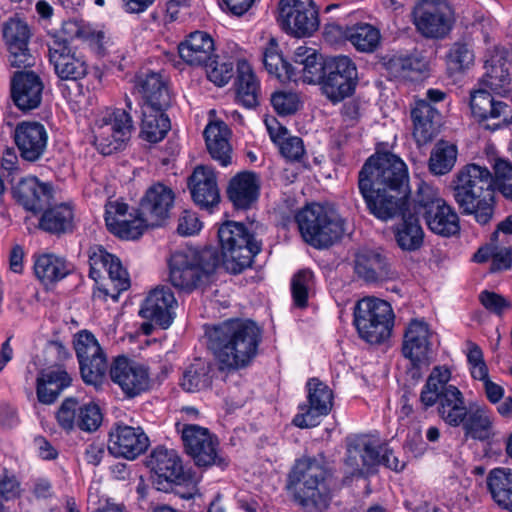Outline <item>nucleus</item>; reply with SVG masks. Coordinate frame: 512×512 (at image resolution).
<instances>
[{
    "mask_svg": "<svg viewBox=\"0 0 512 512\" xmlns=\"http://www.w3.org/2000/svg\"><path fill=\"white\" fill-rule=\"evenodd\" d=\"M408 169L404 161L389 152L368 158L359 172V190L370 212L381 220L394 217L407 199Z\"/></svg>",
    "mask_w": 512,
    "mask_h": 512,
    "instance_id": "f257e3e1",
    "label": "nucleus"
},
{
    "mask_svg": "<svg viewBox=\"0 0 512 512\" xmlns=\"http://www.w3.org/2000/svg\"><path fill=\"white\" fill-rule=\"evenodd\" d=\"M208 338L220 370L235 371L247 367L256 356L261 330L253 321L232 319L215 326Z\"/></svg>",
    "mask_w": 512,
    "mask_h": 512,
    "instance_id": "f03ea898",
    "label": "nucleus"
},
{
    "mask_svg": "<svg viewBox=\"0 0 512 512\" xmlns=\"http://www.w3.org/2000/svg\"><path fill=\"white\" fill-rule=\"evenodd\" d=\"M450 370L436 366L431 371L420 393V402L425 408L438 403L439 417L449 426L459 427L467 417L469 406L464 395L454 385H448Z\"/></svg>",
    "mask_w": 512,
    "mask_h": 512,
    "instance_id": "7ed1b4c3",
    "label": "nucleus"
},
{
    "mask_svg": "<svg viewBox=\"0 0 512 512\" xmlns=\"http://www.w3.org/2000/svg\"><path fill=\"white\" fill-rule=\"evenodd\" d=\"M302 238L315 248H326L344 233V220L331 208L313 203L295 215Z\"/></svg>",
    "mask_w": 512,
    "mask_h": 512,
    "instance_id": "20e7f679",
    "label": "nucleus"
},
{
    "mask_svg": "<svg viewBox=\"0 0 512 512\" xmlns=\"http://www.w3.org/2000/svg\"><path fill=\"white\" fill-rule=\"evenodd\" d=\"M290 477L298 486L296 497L304 508L323 511L329 506L331 491L328 473L318 460H298Z\"/></svg>",
    "mask_w": 512,
    "mask_h": 512,
    "instance_id": "39448f33",
    "label": "nucleus"
},
{
    "mask_svg": "<svg viewBox=\"0 0 512 512\" xmlns=\"http://www.w3.org/2000/svg\"><path fill=\"white\" fill-rule=\"evenodd\" d=\"M219 258L214 249H186L175 252L170 259V281L180 290L191 291L214 272Z\"/></svg>",
    "mask_w": 512,
    "mask_h": 512,
    "instance_id": "423d86ee",
    "label": "nucleus"
},
{
    "mask_svg": "<svg viewBox=\"0 0 512 512\" xmlns=\"http://www.w3.org/2000/svg\"><path fill=\"white\" fill-rule=\"evenodd\" d=\"M223 265L227 271L237 274L249 267L252 259L261 251V243L253 238L239 222L227 221L218 230Z\"/></svg>",
    "mask_w": 512,
    "mask_h": 512,
    "instance_id": "0eeeda50",
    "label": "nucleus"
},
{
    "mask_svg": "<svg viewBox=\"0 0 512 512\" xmlns=\"http://www.w3.org/2000/svg\"><path fill=\"white\" fill-rule=\"evenodd\" d=\"M91 130L97 150L103 155H111L126 146L133 130V120L125 110L106 108L96 116Z\"/></svg>",
    "mask_w": 512,
    "mask_h": 512,
    "instance_id": "6e6552de",
    "label": "nucleus"
},
{
    "mask_svg": "<svg viewBox=\"0 0 512 512\" xmlns=\"http://www.w3.org/2000/svg\"><path fill=\"white\" fill-rule=\"evenodd\" d=\"M393 321V310L384 300L367 297L355 306L354 324L359 336L368 343L378 344L388 339Z\"/></svg>",
    "mask_w": 512,
    "mask_h": 512,
    "instance_id": "1a4fd4ad",
    "label": "nucleus"
},
{
    "mask_svg": "<svg viewBox=\"0 0 512 512\" xmlns=\"http://www.w3.org/2000/svg\"><path fill=\"white\" fill-rule=\"evenodd\" d=\"M413 201V210L422 214L427 227L433 233L449 237L460 230L459 218L437 192L428 185H422Z\"/></svg>",
    "mask_w": 512,
    "mask_h": 512,
    "instance_id": "9d476101",
    "label": "nucleus"
},
{
    "mask_svg": "<svg viewBox=\"0 0 512 512\" xmlns=\"http://www.w3.org/2000/svg\"><path fill=\"white\" fill-rule=\"evenodd\" d=\"M185 451L199 467L217 466L224 469L228 459L219 448L218 438L208 428L193 423H176Z\"/></svg>",
    "mask_w": 512,
    "mask_h": 512,
    "instance_id": "9b49d317",
    "label": "nucleus"
},
{
    "mask_svg": "<svg viewBox=\"0 0 512 512\" xmlns=\"http://www.w3.org/2000/svg\"><path fill=\"white\" fill-rule=\"evenodd\" d=\"M345 461L352 473H362L377 464H383L395 472H400L405 467V462L392 449L387 446L376 447L366 437H356L348 442Z\"/></svg>",
    "mask_w": 512,
    "mask_h": 512,
    "instance_id": "f8f14e48",
    "label": "nucleus"
},
{
    "mask_svg": "<svg viewBox=\"0 0 512 512\" xmlns=\"http://www.w3.org/2000/svg\"><path fill=\"white\" fill-rule=\"evenodd\" d=\"M412 16L417 31L431 39L446 37L455 22L454 11L446 0H421Z\"/></svg>",
    "mask_w": 512,
    "mask_h": 512,
    "instance_id": "ddd939ff",
    "label": "nucleus"
},
{
    "mask_svg": "<svg viewBox=\"0 0 512 512\" xmlns=\"http://www.w3.org/2000/svg\"><path fill=\"white\" fill-rule=\"evenodd\" d=\"M90 277L99 282L107 273L113 286L110 290L106 284L101 289L106 296L117 300L119 294L130 287V278L127 270L122 266L120 259L108 253L101 246L91 247L89 250Z\"/></svg>",
    "mask_w": 512,
    "mask_h": 512,
    "instance_id": "4468645a",
    "label": "nucleus"
},
{
    "mask_svg": "<svg viewBox=\"0 0 512 512\" xmlns=\"http://www.w3.org/2000/svg\"><path fill=\"white\" fill-rule=\"evenodd\" d=\"M278 22L289 34L308 37L319 28V15L313 0H280Z\"/></svg>",
    "mask_w": 512,
    "mask_h": 512,
    "instance_id": "2eb2a0df",
    "label": "nucleus"
},
{
    "mask_svg": "<svg viewBox=\"0 0 512 512\" xmlns=\"http://www.w3.org/2000/svg\"><path fill=\"white\" fill-rule=\"evenodd\" d=\"M74 346L84 382L100 387L107 370V359L97 339L89 331H80Z\"/></svg>",
    "mask_w": 512,
    "mask_h": 512,
    "instance_id": "dca6fc26",
    "label": "nucleus"
},
{
    "mask_svg": "<svg viewBox=\"0 0 512 512\" xmlns=\"http://www.w3.org/2000/svg\"><path fill=\"white\" fill-rule=\"evenodd\" d=\"M327 72L321 81L323 94L333 103L350 96L357 80V68L347 56L333 58L326 67Z\"/></svg>",
    "mask_w": 512,
    "mask_h": 512,
    "instance_id": "f3484780",
    "label": "nucleus"
},
{
    "mask_svg": "<svg viewBox=\"0 0 512 512\" xmlns=\"http://www.w3.org/2000/svg\"><path fill=\"white\" fill-rule=\"evenodd\" d=\"M111 380L130 398L146 392L151 386L149 368L126 356H118L110 366Z\"/></svg>",
    "mask_w": 512,
    "mask_h": 512,
    "instance_id": "a211bd4d",
    "label": "nucleus"
},
{
    "mask_svg": "<svg viewBox=\"0 0 512 512\" xmlns=\"http://www.w3.org/2000/svg\"><path fill=\"white\" fill-rule=\"evenodd\" d=\"M474 118L486 130L496 131L512 123V109L503 101H496L490 93L479 90L470 101Z\"/></svg>",
    "mask_w": 512,
    "mask_h": 512,
    "instance_id": "6ab92c4d",
    "label": "nucleus"
},
{
    "mask_svg": "<svg viewBox=\"0 0 512 512\" xmlns=\"http://www.w3.org/2000/svg\"><path fill=\"white\" fill-rule=\"evenodd\" d=\"M49 61L56 75L63 80H78L88 72L83 56L71 50L66 40L53 36L48 42Z\"/></svg>",
    "mask_w": 512,
    "mask_h": 512,
    "instance_id": "aec40b11",
    "label": "nucleus"
},
{
    "mask_svg": "<svg viewBox=\"0 0 512 512\" xmlns=\"http://www.w3.org/2000/svg\"><path fill=\"white\" fill-rule=\"evenodd\" d=\"M308 403L307 407L301 406L302 412L298 413L293 424L299 428L315 427L319 424V418L327 415L333 405V393L331 389L316 378L307 382Z\"/></svg>",
    "mask_w": 512,
    "mask_h": 512,
    "instance_id": "412c9836",
    "label": "nucleus"
},
{
    "mask_svg": "<svg viewBox=\"0 0 512 512\" xmlns=\"http://www.w3.org/2000/svg\"><path fill=\"white\" fill-rule=\"evenodd\" d=\"M149 447V438L141 427L115 425L109 433L108 450L116 457L134 460Z\"/></svg>",
    "mask_w": 512,
    "mask_h": 512,
    "instance_id": "4be33fe9",
    "label": "nucleus"
},
{
    "mask_svg": "<svg viewBox=\"0 0 512 512\" xmlns=\"http://www.w3.org/2000/svg\"><path fill=\"white\" fill-rule=\"evenodd\" d=\"M127 210V204L118 201L106 205L105 222L110 232L122 239L133 240L139 238L147 228L153 227L139 210L135 217L130 215L127 218Z\"/></svg>",
    "mask_w": 512,
    "mask_h": 512,
    "instance_id": "5701e85b",
    "label": "nucleus"
},
{
    "mask_svg": "<svg viewBox=\"0 0 512 512\" xmlns=\"http://www.w3.org/2000/svg\"><path fill=\"white\" fill-rule=\"evenodd\" d=\"M175 194L173 190L162 183L151 185L143 195L139 211L152 226L162 225L170 215L173 208Z\"/></svg>",
    "mask_w": 512,
    "mask_h": 512,
    "instance_id": "b1692460",
    "label": "nucleus"
},
{
    "mask_svg": "<svg viewBox=\"0 0 512 512\" xmlns=\"http://www.w3.org/2000/svg\"><path fill=\"white\" fill-rule=\"evenodd\" d=\"M177 300L168 287H157L143 301L139 314L162 328H168L175 317Z\"/></svg>",
    "mask_w": 512,
    "mask_h": 512,
    "instance_id": "393cba45",
    "label": "nucleus"
},
{
    "mask_svg": "<svg viewBox=\"0 0 512 512\" xmlns=\"http://www.w3.org/2000/svg\"><path fill=\"white\" fill-rule=\"evenodd\" d=\"M13 138L21 157L26 161L34 162L45 152L48 134L43 124L23 121L16 125Z\"/></svg>",
    "mask_w": 512,
    "mask_h": 512,
    "instance_id": "a878e982",
    "label": "nucleus"
},
{
    "mask_svg": "<svg viewBox=\"0 0 512 512\" xmlns=\"http://www.w3.org/2000/svg\"><path fill=\"white\" fill-rule=\"evenodd\" d=\"M454 200L464 215H471L481 225L489 223L495 211L494 189L453 192Z\"/></svg>",
    "mask_w": 512,
    "mask_h": 512,
    "instance_id": "bb28decb",
    "label": "nucleus"
},
{
    "mask_svg": "<svg viewBox=\"0 0 512 512\" xmlns=\"http://www.w3.org/2000/svg\"><path fill=\"white\" fill-rule=\"evenodd\" d=\"M44 84L32 71H20L11 80V97L16 107L30 111L39 107L42 101Z\"/></svg>",
    "mask_w": 512,
    "mask_h": 512,
    "instance_id": "cd10ccee",
    "label": "nucleus"
},
{
    "mask_svg": "<svg viewBox=\"0 0 512 512\" xmlns=\"http://www.w3.org/2000/svg\"><path fill=\"white\" fill-rule=\"evenodd\" d=\"M335 36L343 37L358 51L367 53L374 52L381 40L380 31L369 23H357L344 28L338 24L326 26L325 37L332 41Z\"/></svg>",
    "mask_w": 512,
    "mask_h": 512,
    "instance_id": "c85d7f7f",
    "label": "nucleus"
},
{
    "mask_svg": "<svg viewBox=\"0 0 512 512\" xmlns=\"http://www.w3.org/2000/svg\"><path fill=\"white\" fill-rule=\"evenodd\" d=\"M30 31L19 18H10L3 24V38L9 51V62L14 67L31 65L28 50Z\"/></svg>",
    "mask_w": 512,
    "mask_h": 512,
    "instance_id": "c756f323",
    "label": "nucleus"
},
{
    "mask_svg": "<svg viewBox=\"0 0 512 512\" xmlns=\"http://www.w3.org/2000/svg\"><path fill=\"white\" fill-rule=\"evenodd\" d=\"M432 332L423 320H412L406 328L402 352L414 365L428 363L431 355Z\"/></svg>",
    "mask_w": 512,
    "mask_h": 512,
    "instance_id": "7c9ffc66",
    "label": "nucleus"
},
{
    "mask_svg": "<svg viewBox=\"0 0 512 512\" xmlns=\"http://www.w3.org/2000/svg\"><path fill=\"white\" fill-rule=\"evenodd\" d=\"M400 214L402 221L395 230L396 242L402 250L415 251L424 240V231L419 223L418 213L413 210V201L402 202L394 216Z\"/></svg>",
    "mask_w": 512,
    "mask_h": 512,
    "instance_id": "2f4dec72",
    "label": "nucleus"
},
{
    "mask_svg": "<svg viewBox=\"0 0 512 512\" xmlns=\"http://www.w3.org/2000/svg\"><path fill=\"white\" fill-rule=\"evenodd\" d=\"M180 58L190 66H207L215 57L213 38L204 31L190 33L178 46Z\"/></svg>",
    "mask_w": 512,
    "mask_h": 512,
    "instance_id": "473e14b6",
    "label": "nucleus"
},
{
    "mask_svg": "<svg viewBox=\"0 0 512 512\" xmlns=\"http://www.w3.org/2000/svg\"><path fill=\"white\" fill-rule=\"evenodd\" d=\"M193 200L202 208H211L220 201L215 171L208 166H197L190 177Z\"/></svg>",
    "mask_w": 512,
    "mask_h": 512,
    "instance_id": "72a5a7b5",
    "label": "nucleus"
},
{
    "mask_svg": "<svg viewBox=\"0 0 512 512\" xmlns=\"http://www.w3.org/2000/svg\"><path fill=\"white\" fill-rule=\"evenodd\" d=\"M14 197L26 210L38 212L47 205L51 198L50 186L40 182L36 177L23 178L14 187Z\"/></svg>",
    "mask_w": 512,
    "mask_h": 512,
    "instance_id": "f704fd0d",
    "label": "nucleus"
},
{
    "mask_svg": "<svg viewBox=\"0 0 512 512\" xmlns=\"http://www.w3.org/2000/svg\"><path fill=\"white\" fill-rule=\"evenodd\" d=\"M411 116L414 139L420 146L427 144L437 133L440 117L438 111L425 99H420L415 102Z\"/></svg>",
    "mask_w": 512,
    "mask_h": 512,
    "instance_id": "c9c22d12",
    "label": "nucleus"
},
{
    "mask_svg": "<svg viewBox=\"0 0 512 512\" xmlns=\"http://www.w3.org/2000/svg\"><path fill=\"white\" fill-rule=\"evenodd\" d=\"M147 466L159 478L170 483L183 480V466L175 450L165 447L155 448L148 460Z\"/></svg>",
    "mask_w": 512,
    "mask_h": 512,
    "instance_id": "e433bc0d",
    "label": "nucleus"
},
{
    "mask_svg": "<svg viewBox=\"0 0 512 512\" xmlns=\"http://www.w3.org/2000/svg\"><path fill=\"white\" fill-rule=\"evenodd\" d=\"M135 89L142 97L141 106L168 107L171 97L162 76L156 72L141 73L136 77Z\"/></svg>",
    "mask_w": 512,
    "mask_h": 512,
    "instance_id": "4c0bfd02",
    "label": "nucleus"
},
{
    "mask_svg": "<svg viewBox=\"0 0 512 512\" xmlns=\"http://www.w3.org/2000/svg\"><path fill=\"white\" fill-rule=\"evenodd\" d=\"M460 426L464 436L473 440L488 441L495 435L494 416L485 405H470L467 417Z\"/></svg>",
    "mask_w": 512,
    "mask_h": 512,
    "instance_id": "58836bf2",
    "label": "nucleus"
},
{
    "mask_svg": "<svg viewBox=\"0 0 512 512\" xmlns=\"http://www.w3.org/2000/svg\"><path fill=\"white\" fill-rule=\"evenodd\" d=\"M234 88L237 103L246 108H254L259 104L260 84L246 60H240L237 63Z\"/></svg>",
    "mask_w": 512,
    "mask_h": 512,
    "instance_id": "ea45409f",
    "label": "nucleus"
},
{
    "mask_svg": "<svg viewBox=\"0 0 512 512\" xmlns=\"http://www.w3.org/2000/svg\"><path fill=\"white\" fill-rule=\"evenodd\" d=\"M229 136L230 131L223 121L210 122L204 130L206 146L211 157L224 167L232 162Z\"/></svg>",
    "mask_w": 512,
    "mask_h": 512,
    "instance_id": "a19ab883",
    "label": "nucleus"
},
{
    "mask_svg": "<svg viewBox=\"0 0 512 512\" xmlns=\"http://www.w3.org/2000/svg\"><path fill=\"white\" fill-rule=\"evenodd\" d=\"M260 181L253 172H241L229 183L227 194L238 208H248L259 196Z\"/></svg>",
    "mask_w": 512,
    "mask_h": 512,
    "instance_id": "79ce46f5",
    "label": "nucleus"
},
{
    "mask_svg": "<svg viewBox=\"0 0 512 512\" xmlns=\"http://www.w3.org/2000/svg\"><path fill=\"white\" fill-rule=\"evenodd\" d=\"M71 384L69 373L61 367H49L37 378V397L41 403H53L63 389Z\"/></svg>",
    "mask_w": 512,
    "mask_h": 512,
    "instance_id": "37998d69",
    "label": "nucleus"
},
{
    "mask_svg": "<svg viewBox=\"0 0 512 512\" xmlns=\"http://www.w3.org/2000/svg\"><path fill=\"white\" fill-rule=\"evenodd\" d=\"M453 192L461 190L494 189V175L479 164L470 163L460 168L453 179Z\"/></svg>",
    "mask_w": 512,
    "mask_h": 512,
    "instance_id": "c03bdc74",
    "label": "nucleus"
},
{
    "mask_svg": "<svg viewBox=\"0 0 512 512\" xmlns=\"http://www.w3.org/2000/svg\"><path fill=\"white\" fill-rule=\"evenodd\" d=\"M166 107L141 106L142 120L140 136L147 142L162 141L170 130V121L164 109Z\"/></svg>",
    "mask_w": 512,
    "mask_h": 512,
    "instance_id": "a18cd8bd",
    "label": "nucleus"
},
{
    "mask_svg": "<svg viewBox=\"0 0 512 512\" xmlns=\"http://www.w3.org/2000/svg\"><path fill=\"white\" fill-rule=\"evenodd\" d=\"M492 500L502 509L512 512V469L497 467L486 477Z\"/></svg>",
    "mask_w": 512,
    "mask_h": 512,
    "instance_id": "49530a36",
    "label": "nucleus"
},
{
    "mask_svg": "<svg viewBox=\"0 0 512 512\" xmlns=\"http://www.w3.org/2000/svg\"><path fill=\"white\" fill-rule=\"evenodd\" d=\"M484 67L486 71L482 79L483 85L498 94L505 92L510 84V77L504 52L495 49L486 59Z\"/></svg>",
    "mask_w": 512,
    "mask_h": 512,
    "instance_id": "de8ad7c7",
    "label": "nucleus"
},
{
    "mask_svg": "<svg viewBox=\"0 0 512 512\" xmlns=\"http://www.w3.org/2000/svg\"><path fill=\"white\" fill-rule=\"evenodd\" d=\"M355 271L366 281H377L387 273L386 259L375 250L362 249L356 254Z\"/></svg>",
    "mask_w": 512,
    "mask_h": 512,
    "instance_id": "09e8293b",
    "label": "nucleus"
},
{
    "mask_svg": "<svg viewBox=\"0 0 512 512\" xmlns=\"http://www.w3.org/2000/svg\"><path fill=\"white\" fill-rule=\"evenodd\" d=\"M458 157V148L454 143L439 140L431 150L428 168L433 175L448 174L455 166Z\"/></svg>",
    "mask_w": 512,
    "mask_h": 512,
    "instance_id": "8fccbe9b",
    "label": "nucleus"
},
{
    "mask_svg": "<svg viewBox=\"0 0 512 512\" xmlns=\"http://www.w3.org/2000/svg\"><path fill=\"white\" fill-rule=\"evenodd\" d=\"M40 227L55 234L72 231L74 227L72 207L69 204H60L46 210L41 217Z\"/></svg>",
    "mask_w": 512,
    "mask_h": 512,
    "instance_id": "3c124183",
    "label": "nucleus"
},
{
    "mask_svg": "<svg viewBox=\"0 0 512 512\" xmlns=\"http://www.w3.org/2000/svg\"><path fill=\"white\" fill-rule=\"evenodd\" d=\"M212 365L209 361L196 358L184 371L181 386L187 392H196L211 385Z\"/></svg>",
    "mask_w": 512,
    "mask_h": 512,
    "instance_id": "603ef678",
    "label": "nucleus"
},
{
    "mask_svg": "<svg viewBox=\"0 0 512 512\" xmlns=\"http://www.w3.org/2000/svg\"><path fill=\"white\" fill-rule=\"evenodd\" d=\"M34 271L43 283L49 284L64 278L69 272V267L64 259L46 254L36 259Z\"/></svg>",
    "mask_w": 512,
    "mask_h": 512,
    "instance_id": "864d4df0",
    "label": "nucleus"
},
{
    "mask_svg": "<svg viewBox=\"0 0 512 512\" xmlns=\"http://www.w3.org/2000/svg\"><path fill=\"white\" fill-rule=\"evenodd\" d=\"M475 262L483 263L489 259L492 260V271L507 269L512 263V249L510 247H500L491 238V243L479 248L473 257Z\"/></svg>",
    "mask_w": 512,
    "mask_h": 512,
    "instance_id": "5fc2aeb1",
    "label": "nucleus"
},
{
    "mask_svg": "<svg viewBox=\"0 0 512 512\" xmlns=\"http://www.w3.org/2000/svg\"><path fill=\"white\" fill-rule=\"evenodd\" d=\"M475 60V54L470 44L454 43L447 54V66L451 72H461L469 69Z\"/></svg>",
    "mask_w": 512,
    "mask_h": 512,
    "instance_id": "6e6d98bb",
    "label": "nucleus"
},
{
    "mask_svg": "<svg viewBox=\"0 0 512 512\" xmlns=\"http://www.w3.org/2000/svg\"><path fill=\"white\" fill-rule=\"evenodd\" d=\"M76 36L86 41L100 55L112 52L114 41L103 30L90 25H82L77 29Z\"/></svg>",
    "mask_w": 512,
    "mask_h": 512,
    "instance_id": "4d7b16f0",
    "label": "nucleus"
},
{
    "mask_svg": "<svg viewBox=\"0 0 512 512\" xmlns=\"http://www.w3.org/2000/svg\"><path fill=\"white\" fill-rule=\"evenodd\" d=\"M494 190L497 189L503 197L512 201V165L510 162L497 159L493 165Z\"/></svg>",
    "mask_w": 512,
    "mask_h": 512,
    "instance_id": "13d9d810",
    "label": "nucleus"
},
{
    "mask_svg": "<svg viewBox=\"0 0 512 512\" xmlns=\"http://www.w3.org/2000/svg\"><path fill=\"white\" fill-rule=\"evenodd\" d=\"M313 273L310 270H301L294 275L291 283L294 305L299 308L307 306L308 292L313 285Z\"/></svg>",
    "mask_w": 512,
    "mask_h": 512,
    "instance_id": "bf43d9fd",
    "label": "nucleus"
},
{
    "mask_svg": "<svg viewBox=\"0 0 512 512\" xmlns=\"http://www.w3.org/2000/svg\"><path fill=\"white\" fill-rule=\"evenodd\" d=\"M263 63L266 70L282 82L298 78L292 64L286 62L281 54L266 55L263 57Z\"/></svg>",
    "mask_w": 512,
    "mask_h": 512,
    "instance_id": "052dcab7",
    "label": "nucleus"
},
{
    "mask_svg": "<svg viewBox=\"0 0 512 512\" xmlns=\"http://www.w3.org/2000/svg\"><path fill=\"white\" fill-rule=\"evenodd\" d=\"M323 67L319 61L318 55L315 54L310 59L306 58V61L299 65V68L295 70L298 78L288 79V81L299 82L307 84H315L321 79Z\"/></svg>",
    "mask_w": 512,
    "mask_h": 512,
    "instance_id": "680f3d73",
    "label": "nucleus"
},
{
    "mask_svg": "<svg viewBox=\"0 0 512 512\" xmlns=\"http://www.w3.org/2000/svg\"><path fill=\"white\" fill-rule=\"evenodd\" d=\"M102 422V413L96 404H85L79 407L77 426L87 432L95 431Z\"/></svg>",
    "mask_w": 512,
    "mask_h": 512,
    "instance_id": "e2e57ef3",
    "label": "nucleus"
},
{
    "mask_svg": "<svg viewBox=\"0 0 512 512\" xmlns=\"http://www.w3.org/2000/svg\"><path fill=\"white\" fill-rule=\"evenodd\" d=\"M205 67L208 79L219 87L226 85L232 78L233 64L231 62H220L215 56Z\"/></svg>",
    "mask_w": 512,
    "mask_h": 512,
    "instance_id": "0e129e2a",
    "label": "nucleus"
},
{
    "mask_svg": "<svg viewBox=\"0 0 512 512\" xmlns=\"http://www.w3.org/2000/svg\"><path fill=\"white\" fill-rule=\"evenodd\" d=\"M79 405L75 399L68 398L61 404L56 414L58 424L66 431L77 426Z\"/></svg>",
    "mask_w": 512,
    "mask_h": 512,
    "instance_id": "69168bd1",
    "label": "nucleus"
},
{
    "mask_svg": "<svg viewBox=\"0 0 512 512\" xmlns=\"http://www.w3.org/2000/svg\"><path fill=\"white\" fill-rule=\"evenodd\" d=\"M274 109L280 115H290L299 108V98L297 94L291 92H276L271 98Z\"/></svg>",
    "mask_w": 512,
    "mask_h": 512,
    "instance_id": "338daca9",
    "label": "nucleus"
},
{
    "mask_svg": "<svg viewBox=\"0 0 512 512\" xmlns=\"http://www.w3.org/2000/svg\"><path fill=\"white\" fill-rule=\"evenodd\" d=\"M479 300L487 310L497 315H502L505 310L511 307L510 302L506 298L487 290L480 293Z\"/></svg>",
    "mask_w": 512,
    "mask_h": 512,
    "instance_id": "774afa93",
    "label": "nucleus"
}]
</instances>
